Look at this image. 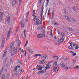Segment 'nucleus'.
<instances>
[{"mask_svg": "<svg viewBox=\"0 0 79 79\" xmlns=\"http://www.w3.org/2000/svg\"><path fill=\"white\" fill-rule=\"evenodd\" d=\"M52 16H54V13H53V12H52Z\"/></svg>", "mask_w": 79, "mask_h": 79, "instance_id": "0e129e2a", "label": "nucleus"}, {"mask_svg": "<svg viewBox=\"0 0 79 79\" xmlns=\"http://www.w3.org/2000/svg\"><path fill=\"white\" fill-rule=\"evenodd\" d=\"M50 35L53 37V33H52V30L51 31Z\"/></svg>", "mask_w": 79, "mask_h": 79, "instance_id": "72a5a7b5", "label": "nucleus"}, {"mask_svg": "<svg viewBox=\"0 0 79 79\" xmlns=\"http://www.w3.org/2000/svg\"><path fill=\"white\" fill-rule=\"evenodd\" d=\"M43 15V13H41V14L40 15L41 17H42Z\"/></svg>", "mask_w": 79, "mask_h": 79, "instance_id": "5fc2aeb1", "label": "nucleus"}, {"mask_svg": "<svg viewBox=\"0 0 79 79\" xmlns=\"http://www.w3.org/2000/svg\"><path fill=\"white\" fill-rule=\"evenodd\" d=\"M5 56V54H3V56H2V57H3V58H4Z\"/></svg>", "mask_w": 79, "mask_h": 79, "instance_id": "e2e57ef3", "label": "nucleus"}, {"mask_svg": "<svg viewBox=\"0 0 79 79\" xmlns=\"http://www.w3.org/2000/svg\"><path fill=\"white\" fill-rule=\"evenodd\" d=\"M17 0H13L12 1V3H13V6H14L15 5V3H17Z\"/></svg>", "mask_w": 79, "mask_h": 79, "instance_id": "ddd939ff", "label": "nucleus"}, {"mask_svg": "<svg viewBox=\"0 0 79 79\" xmlns=\"http://www.w3.org/2000/svg\"><path fill=\"white\" fill-rule=\"evenodd\" d=\"M72 20L73 21H75V19L73 18H72Z\"/></svg>", "mask_w": 79, "mask_h": 79, "instance_id": "09e8293b", "label": "nucleus"}, {"mask_svg": "<svg viewBox=\"0 0 79 79\" xmlns=\"http://www.w3.org/2000/svg\"><path fill=\"white\" fill-rule=\"evenodd\" d=\"M17 63H20V61H19V60H17Z\"/></svg>", "mask_w": 79, "mask_h": 79, "instance_id": "052dcab7", "label": "nucleus"}, {"mask_svg": "<svg viewBox=\"0 0 79 79\" xmlns=\"http://www.w3.org/2000/svg\"><path fill=\"white\" fill-rule=\"evenodd\" d=\"M21 23L22 28L23 29L24 27V20H22L21 22Z\"/></svg>", "mask_w": 79, "mask_h": 79, "instance_id": "423d86ee", "label": "nucleus"}, {"mask_svg": "<svg viewBox=\"0 0 79 79\" xmlns=\"http://www.w3.org/2000/svg\"><path fill=\"white\" fill-rule=\"evenodd\" d=\"M35 10H33V16H34L35 15Z\"/></svg>", "mask_w": 79, "mask_h": 79, "instance_id": "f704fd0d", "label": "nucleus"}, {"mask_svg": "<svg viewBox=\"0 0 79 79\" xmlns=\"http://www.w3.org/2000/svg\"><path fill=\"white\" fill-rule=\"evenodd\" d=\"M5 42V38L3 37L2 38V44H1V47L2 48H3V47H4V45L5 43H4Z\"/></svg>", "mask_w": 79, "mask_h": 79, "instance_id": "39448f33", "label": "nucleus"}, {"mask_svg": "<svg viewBox=\"0 0 79 79\" xmlns=\"http://www.w3.org/2000/svg\"><path fill=\"white\" fill-rule=\"evenodd\" d=\"M14 47V43H12L10 45V53H12L11 56H14V55L16 53V52H17V50L15 48H14L13 49L12 48V47Z\"/></svg>", "mask_w": 79, "mask_h": 79, "instance_id": "f257e3e1", "label": "nucleus"}, {"mask_svg": "<svg viewBox=\"0 0 79 79\" xmlns=\"http://www.w3.org/2000/svg\"><path fill=\"white\" fill-rule=\"evenodd\" d=\"M50 14V13H48V17L49 16H50V14Z\"/></svg>", "mask_w": 79, "mask_h": 79, "instance_id": "69168bd1", "label": "nucleus"}, {"mask_svg": "<svg viewBox=\"0 0 79 79\" xmlns=\"http://www.w3.org/2000/svg\"><path fill=\"white\" fill-rule=\"evenodd\" d=\"M36 18V16H35L34 18V19H35L34 21H35L36 20V22H37V23H40V20L39 19L37 18Z\"/></svg>", "mask_w": 79, "mask_h": 79, "instance_id": "9d476101", "label": "nucleus"}, {"mask_svg": "<svg viewBox=\"0 0 79 79\" xmlns=\"http://www.w3.org/2000/svg\"><path fill=\"white\" fill-rule=\"evenodd\" d=\"M69 52L70 53H72V54H73L74 53V52L73 51H70Z\"/></svg>", "mask_w": 79, "mask_h": 79, "instance_id": "37998d69", "label": "nucleus"}, {"mask_svg": "<svg viewBox=\"0 0 79 79\" xmlns=\"http://www.w3.org/2000/svg\"><path fill=\"white\" fill-rule=\"evenodd\" d=\"M43 34H39L37 35V37L38 38H41L42 37H44L45 36V30H43L42 32Z\"/></svg>", "mask_w": 79, "mask_h": 79, "instance_id": "f03ea898", "label": "nucleus"}, {"mask_svg": "<svg viewBox=\"0 0 79 79\" xmlns=\"http://www.w3.org/2000/svg\"><path fill=\"white\" fill-rule=\"evenodd\" d=\"M65 18L66 19H67V21H69V22H70L71 20H70V19L69 18V17H68L65 16Z\"/></svg>", "mask_w": 79, "mask_h": 79, "instance_id": "4be33fe9", "label": "nucleus"}, {"mask_svg": "<svg viewBox=\"0 0 79 79\" xmlns=\"http://www.w3.org/2000/svg\"><path fill=\"white\" fill-rule=\"evenodd\" d=\"M7 78H9V77H10V74H7V76H6Z\"/></svg>", "mask_w": 79, "mask_h": 79, "instance_id": "a19ab883", "label": "nucleus"}, {"mask_svg": "<svg viewBox=\"0 0 79 79\" xmlns=\"http://www.w3.org/2000/svg\"><path fill=\"white\" fill-rule=\"evenodd\" d=\"M75 69H77L78 68H79V66H77L76 67H75Z\"/></svg>", "mask_w": 79, "mask_h": 79, "instance_id": "a18cd8bd", "label": "nucleus"}, {"mask_svg": "<svg viewBox=\"0 0 79 79\" xmlns=\"http://www.w3.org/2000/svg\"><path fill=\"white\" fill-rule=\"evenodd\" d=\"M5 73H3L2 75V79H5Z\"/></svg>", "mask_w": 79, "mask_h": 79, "instance_id": "c756f323", "label": "nucleus"}, {"mask_svg": "<svg viewBox=\"0 0 79 79\" xmlns=\"http://www.w3.org/2000/svg\"><path fill=\"white\" fill-rule=\"evenodd\" d=\"M42 10H44V6H43L42 7Z\"/></svg>", "mask_w": 79, "mask_h": 79, "instance_id": "338daca9", "label": "nucleus"}, {"mask_svg": "<svg viewBox=\"0 0 79 79\" xmlns=\"http://www.w3.org/2000/svg\"><path fill=\"white\" fill-rule=\"evenodd\" d=\"M34 24H35V25L36 26H39V25H40V22H34Z\"/></svg>", "mask_w": 79, "mask_h": 79, "instance_id": "dca6fc26", "label": "nucleus"}, {"mask_svg": "<svg viewBox=\"0 0 79 79\" xmlns=\"http://www.w3.org/2000/svg\"><path fill=\"white\" fill-rule=\"evenodd\" d=\"M50 8L48 10V13H50Z\"/></svg>", "mask_w": 79, "mask_h": 79, "instance_id": "58836bf2", "label": "nucleus"}, {"mask_svg": "<svg viewBox=\"0 0 79 79\" xmlns=\"http://www.w3.org/2000/svg\"><path fill=\"white\" fill-rule=\"evenodd\" d=\"M42 55L40 54H35V56H34V57H37V56H41Z\"/></svg>", "mask_w": 79, "mask_h": 79, "instance_id": "b1692460", "label": "nucleus"}, {"mask_svg": "<svg viewBox=\"0 0 79 79\" xmlns=\"http://www.w3.org/2000/svg\"><path fill=\"white\" fill-rule=\"evenodd\" d=\"M30 53H31V54H33V52L32 51H31L30 52Z\"/></svg>", "mask_w": 79, "mask_h": 79, "instance_id": "864d4df0", "label": "nucleus"}, {"mask_svg": "<svg viewBox=\"0 0 79 79\" xmlns=\"http://www.w3.org/2000/svg\"><path fill=\"white\" fill-rule=\"evenodd\" d=\"M17 70H18V67L17 66H16L15 67L14 71L15 72V73H17Z\"/></svg>", "mask_w": 79, "mask_h": 79, "instance_id": "412c9836", "label": "nucleus"}, {"mask_svg": "<svg viewBox=\"0 0 79 79\" xmlns=\"http://www.w3.org/2000/svg\"><path fill=\"white\" fill-rule=\"evenodd\" d=\"M59 3L60 4H61V1H59Z\"/></svg>", "mask_w": 79, "mask_h": 79, "instance_id": "774afa93", "label": "nucleus"}, {"mask_svg": "<svg viewBox=\"0 0 79 79\" xmlns=\"http://www.w3.org/2000/svg\"><path fill=\"white\" fill-rule=\"evenodd\" d=\"M45 70H41L39 71L38 72V74H42V73H45Z\"/></svg>", "mask_w": 79, "mask_h": 79, "instance_id": "f8f14e48", "label": "nucleus"}, {"mask_svg": "<svg viewBox=\"0 0 79 79\" xmlns=\"http://www.w3.org/2000/svg\"><path fill=\"white\" fill-rule=\"evenodd\" d=\"M76 46V44H73V47H75Z\"/></svg>", "mask_w": 79, "mask_h": 79, "instance_id": "680f3d73", "label": "nucleus"}, {"mask_svg": "<svg viewBox=\"0 0 79 79\" xmlns=\"http://www.w3.org/2000/svg\"><path fill=\"white\" fill-rule=\"evenodd\" d=\"M57 63H58V61H56L52 65V66H53V67H55V66H56V65H57Z\"/></svg>", "mask_w": 79, "mask_h": 79, "instance_id": "2eb2a0df", "label": "nucleus"}, {"mask_svg": "<svg viewBox=\"0 0 79 79\" xmlns=\"http://www.w3.org/2000/svg\"><path fill=\"white\" fill-rule=\"evenodd\" d=\"M62 35V37L63 38L64 37V34L63 33H61Z\"/></svg>", "mask_w": 79, "mask_h": 79, "instance_id": "e433bc0d", "label": "nucleus"}, {"mask_svg": "<svg viewBox=\"0 0 79 79\" xmlns=\"http://www.w3.org/2000/svg\"><path fill=\"white\" fill-rule=\"evenodd\" d=\"M49 1H50V0H47V4H46V6H48V3H49Z\"/></svg>", "mask_w": 79, "mask_h": 79, "instance_id": "2f4dec72", "label": "nucleus"}, {"mask_svg": "<svg viewBox=\"0 0 79 79\" xmlns=\"http://www.w3.org/2000/svg\"><path fill=\"white\" fill-rule=\"evenodd\" d=\"M28 40H27V41L26 42V44H27L28 43Z\"/></svg>", "mask_w": 79, "mask_h": 79, "instance_id": "bf43d9fd", "label": "nucleus"}, {"mask_svg": "<svg viewBox=\"0 0 79 79\" xmlns=\"http://www.w3.org/2000/svg\"><path fill=\"white\" fill-rule=\"evenodd\" d=\"M68 69V67H64V69L65 71H67Z\"/></svg>", "mask_w": 79, "mask_h": 79, "instance_id": "7c9ffc66", "label": "nucleus"}, {"mask_svg": "<svg viewBox=\"0 0 79 79\" xmlns=\"http://www.w3.org/2000/svg\"><path fill=\"white\" fill-rule=\"evenodd\" d=\"M42 20H43V19H42V17H41V21H40V24H42Z\"/></svg>", "mask_w": 79, "mask_h": 79, "instance_id": "c85d7f7f", "label": "nucleus"}, {"mask_svg": "<svg viewBox=\"0 0 79 79\" xmlns=\"http://www.w3.org/2000/svg\"><path fill=\"white\" fill-rule=\"evenodd\" d=\"M60 66H61V67H64L65 65L63 63H62V62H61L60 63Z\"/></svg>", "mask_w": 79, "mask_h": 79, "instance_id": "cd10ccee", "label": "nucleus"}, {"mask_svg": "<svg viewBox=\"0 0 79 79\" xmlns=\"http://www.w3.org/2000/svg\"><path fill=\"white\" fill-rule=\"evenodd\" d=\"M3 13H1V15L0 16V21H3Z\"/></svg>", "mask_w": 79, "mask_h": 79, "instance_id": "1a4fd4ad", "label": "nucleus"}, {"mask_svg": "<svg viewBox=\"0 0 79 79\" xmlns=\"http://www.w3.org/2000/svg\"><path fill=\"white\" fill-rule=\"evenodd\" d=\"M65 18L66 19H67V21H69V22H70L71 20H70V19L69 18V17H68L65 16Z\"/></svg>", "mask_w": 79, "mask_h": 79, "instance_id": "5701e85b", "label": "nucleus"}, {"mask_svg": "<svg viewBox=\"0 0 79 79\" xmlns=\"http://www.w3.org/2000/svg\"><path fill=\"white\" fill-rule=\"evenodd\" d=\"M41 27H37V29L38 30H42L43 29V25L41 24H40Z\"/></svg>", "mask_w": 79, "mask_h": 79, "instance_id": "6e6552de", "label": "nucleus"}, {"mask_svg": "<svg viewBox=\"0 0 79 79\" xmlns=\"http://www.w3.org/2000/svg\"><path fill=\"white\" fill-rule=\"evenodd\" d=\"M52 24H54V25H56V26H58V25H59V24H58V23L57 22H55V21H53Z\"/></svg>", "mask_w": 79, "mask_h": 79, "instance_id": "aec40b11", "label": "nucleus"}, {"mask_svg": "<svg viewBox=\"0 0 79 79\" xmlns=\"http://www.w3.org/2000/svg\"><path fill=\"white\" fill-rule=\"evenodd\" d=\"M69 44H70V45H72V44H73V42H69Z\"/></svg>", "mask_w": 79, "mask_h": 79, "instance_id": "8fccbe9b", "label": "nucleus"}, {"mask_svg": "<svg viewBox=\"0 0 79 79\" xmlns=\"http://www.w3.org/2000/svg\"><path fill=\"white\" fill-rule=\"evenodd\" d=\"M72 55L73 56H76V53H73Z\"/></svg>", "mask_w": 79, "mask_h": 79, "instance_id": "de8ad7c7", "label": "nucleus"}, {"mask_svg": "<svg viewBox=\"0 0 79 79\" xmlns=\"http://www.w3.org/2000/svg\"><path fill=\"white\" fill-rule=\"evenodd\" d=\"M38 66H39V67H40L39 68L37 69H38V71L42 70V67H41L42 65H39Z\"/></svg>", "mask_w": 79, "mask_h": 79, "instance_id": "6ab92c4d", "label": "nucleus"}, {"mask_svg": "<svg viewBox=\"0 0 79 79\" xmlns=\"http://www.w3.org/2000/svg\"><path fill=\"white\" fill-rule=\"evenodd\" d=\"M52 62H52V61H50V62H49V63H47L46 64L47 65L45 68H46V69H49V68H50V65L49 63H52Z\"/></svg>", "mask_w": 79, "mask_h": 79, "instance_id": "20e7f679", "label": "nucleus"}, {"mask_svg": "<svg viewBox=\"0 0 79 79\" xmlns=\"http://www.w3.org/2000/svg\"><path fill=\"white\" fill-rule=\"evenodd\" d=\"M63 41H64V38H62L61 39L59 40L58 42H59V43H61L62 42H63Z\"/></svg>", "mask_w": 79, "mask_h": 79, "instance_id": "4468645a", "label": "nucleus"}, {"mask_svg": "<svg viewBox=\"0 0 79 79\" xmlns=\"http://www.w3.org/2000/svg\"><path fill=\"white\" fill-rule=\"evenodd\" d=\"M12 28H13V27H12V28H10L8 32L7 33V37L6 38V40L7 41V40H8V39H9V38H10V34H11V29H12Z\"/></svg>", "mask_w": 79, "mask_h": 79, "instance_id": "7ed1b4c3", "label": "nucleus"}, {"mask_svg": "<svg viewBox=\"0 0 79 79\" xmlns=\"http://www.w3.org/2000/svg\"><path fill=\"white\" fill-rule=\"evenodd\" d=\"M3 68H2V69L1 70H0L1 73H2V72H3Z\"/></svg>", "mask_w": 79, "mask_h": 79, "instance_id": "49530a36", "label": "nucleus"}, {"mask_svg": "<svg viewBox=\"0 0 79 79\" xmlns=\"http://www.w3.org/2000/svg\"><path fill=\"white\" fill-rule=\"evenodd\" d=\"M15 75H16V76H18V74H19V72L17 71V73H15Z\"/></svg>", "mask_w": 79, "mask_h": 79, "instance_id": "c9c22d12", "label": "nucleus"}, {"mask_svg": "<svg viewBox=\"0 0 79 79\" xmlns=\"http://www.w3.org/2000/svg\"><path fill=\"white\" fill-rule=\"evenodd\" d=\"M21 44V41H18V44L19 45L18 46V47H19L20 45V44Z\"/></svg>", "mask_w": 79, "mask_h": 79, "instance_id": "473e14b6", "label": "nucleus"}, {"mask_svg": "<svg viewBox=\"0 0 79 79\" xmlns=\"http://www.w3.org/2000/svg\"><path fill=\"white\" fill-rule=\"evenodd\" d=\"M73 10H74V11H76V9H75V8L74 7H73Z\"/></svg>", "mask_w": 79, "mask_h": 79, "instance_id": "3c124183", "label": "nucleus"}, {"mask_svg": "<svg viewBox=\"0 0 79 79\" xmlns=\"http://www.w3.org/2000/svg\"><path fill=\"white\" fill-rule=\"evenodd\" d=\"M37 68H39V65H38L36 67V69H37Z\"/></svg>", "mask_w": 79, "mask_h": 79, "instance_id": "13d9d810", "label": "nucleus"}, {"mask_svg": "<svg viewBox=\"0 0 79 79\" xmlns=\"http://www.w3.org/2000/svg\"><path fill=\"white\" fill-rule=\"evenodd\" d=\"M20 71L21 73H23L24 72V70H23V69H21Z\"/></svg>", "mask_w": 79, "mask_h": 79, "instance_id": "c03bdc74", "label": "nucleus"}, {"mask_svg": "<svg viewBox=\"0 0 79 79\" xmlns=\"http://www.w3.org/2000/svg\"><path fill=\"white\" fill-rule=\"evenodd\" d=\"M6 18H7L8 24L10 25V16H9L8 17L6 16Z\"/></svg>", "mask_w": 79, "mask_h": 79, "instance_id": "0eeeda50", "label": "nucleus"}, {"mask_svg": "<svg viewBox=\"0 0 79 79\" xmlns=\"http://www.w3.org/2000/svg\"><path fill=\"white\" fill-rule=\"evenodd\" d=\"M52 58H54V59H56V60H58L59 57H58V56H54L52 57Z\"/></svg>", "mask_w": 79, "mask_h": 79, "instance_id": "393cba45", "label": "nucleus"}, {"mask_svg": "<svg viewBox=\"0 0 79 79\" xmlns=\"http://www.w3.org/2000/svg\"><path fill=\"white\" fill-rule=\"evenodd\" d=\"M53 71L56 72L58 71V69L57 67H55L53 69Z\"/></svg>", "mask_w": 79, "mask_h": 79, "instance_id": "a211bd4d", "label": "nucleus"}, {"mask_svg": "<svg viewBox=\"0 0 79 79\" xmlns=\"http://www.w3.org/2000/svg\"><path fill=\"white\" fill-rule=\"evenodd\" d=\"M27 53V52H26V51H25V54L24 55V56H26V53Z\"/></svg>", "mask_w": 79, "mask_h": 79, "instance_id": "ea45409f", "label": "nucleus"}, {"mask_svg": "<svg viewBox=\"0 0 79 79\" xmlns=\"http://www.w3.org/2000/svg\"><path fill=\"white\" fill-rule=\"evenodd\" d=\"M65 60H69V58H66L65 59Z\"/></svg>", "mask_w": 79, "mask_h": 79, "instance_id": "6e6d98bb", "label": "nucleus"}, {"mask_svg": "<svg viewBox=\"0 0 79 79\" xmlns=\"http://www.w3.org/2000/svg\"><path fill=\"white\" fill-rule=\"evenodd\" d=\"M42 58H45V59H48V57H47V55H45L44 56L42 57Z\"/></svg>", "mask_w": 79, "mask_h": 79, "instance_id": "bb28decb", "label": "nucleus"}, {"mask_svg": "<svg viewBox=\"0 0 79 79\" xmlns=\"http://www.w3.org/2000/svg\"><path fill=\"white\" fill-rule=\"evenodd\" d=\"M26 29H25L24 31L23 32V35L25 37V38H26Z\"/></svg>", "mask_w": 79, "mask_h": 79, "instance_id": "f3484780", "label": "nucleus"}, {"mask_svg": "<svg viewBox=\"0 0 79 79\" xmlns=\"http://www.w3.org/2000/svg\"><path fill=\"white\" fill-rule=\"evenodd\" d=\"M42 1V0H40V4H41V3H42V2H41Z\"/></svg>", "mask_w": 79, "mask_h": 79, "instance_id": "603ef678", "label": "nucleus"}, {"mask_svg": "<svg viewBox=\"0 0 79 79\" xmlns=\"http://www.w3.org/2000/svg\"><path fill=\"white\" fill-rule=\"evenodd\" d=\"M45 62V60L44 59L43 60H41L40 62V64H44Z\"/></svg>", "mask_w": 79, "mask_h": 79, "instance_id": "9b49d317", "label": "nucleus"}, {"mask_svg": "<svg viewBox=\"0 0 79 79\" xmlns=\"http://www.w3.org/2000/svg\"><path fill=\"white\" fill-rule=\"evenodd\" d=\"M6 52H7L6 51H5L4 53V54L5 55L6 54Z\"/></svg>", "mask_w": 79, "mask_h": 79, "instance_id": "4d7b16f0", "label": "nucleus"}, {"mask_svg": "<svg viewBox=\"0 0 79 79\" xmlns=\"http://www.w3.org/2000/svg\"><path fill=\"white\" fill-rule=\"evenodd\" d=\"M29 11H28V12L26 14V19H27V18L28 17V15H29Z\"/></svg>", "mask_w": 79, "mask_h": 79, "instance_id": "a878e982", "label": "nucleus"}, {"mask_svg": "<svg viewBox=\"0 0 79 79\" xmlns=\"http://www.w3.org/2000/svg\"><path fill=\"white\" fill-rule=\"evenodd\" d=\"M78 48H79V46H78L76 47L75 48V49L76 50H77V49H78Z\"/></svg>", "mask_w": 79, "mask_h": 79, "instance_id": "79ce46f5", "label": "nucleus"}, {"mask_svg": "<svg viewBox=\"0 0 79 79\" xmlns=\"http://www.w3.org/2000/svg\"><path fill=\"white\" fill-rule=\"evenodd\" d=\"M73 60V62L74 64H75V63H76V60Z\"/></svg>", "mask_w": 79, "mask_h": 79, "instance_id": "4c0bfd02", "label": "nucleus"}]
</instances>
